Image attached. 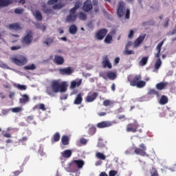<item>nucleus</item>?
<instances>
[{
  "instance_id": "nucleus-1",
  "label": "nucleus",
  "mask_w": 176,
  "mask_h": 176,
  "mask_svg": "<svg viewBox=\"0 0 176 176\" xmlns=\"http://www.w3.org/2000/svg\"><path fill=\"white\" fill-rule=\"evenodd\" d=\"M67 87H68L67 82L61 80H53L51 82L50 87L47 89V94L50 97H54L57 93H65Z\"/></svg>"
},
{
  "instance_id": "nucleus-2",
  "label": "nucleus",
  "mask_w": 176,
  "mask_h": 176,
  "mask_svg": "<svg viewBox=\"0 0 176 176\" xmlns=\"http://www.w3.org/2000/svg\"><path fill=\"white\" fill-rule=\"evenodd\" d=\"M141 79H142L141 74L135 76V77L129 81L130 86L136 87L138 89L145 87V86H146V82L141 80Z\"/></svg>"
},
{
  "instance_id": "nucleus-3",
  "label": "nucleus",
  "mask_w": 176,
  "mask_h": 176,
  "mask_svg": "<svg viewBox=\"0 0 176 176\" xmlns=\"http://www.w3.org/2000/svg\"><path fill=\"white\" fill-rule=\"evenodd\" d=\"M34 39V34L32 31L29 30L27 34L21 38V43L23 45L28 46L32 43Z\"/></svg>"
},
{
  "instance_id": "nucleus-4",
  "label": "nucleus",
  "mask_w": 176,
  "mask_h": 176,
  "mask_svg": "<svg viewBox=\"0 0 176 176\" xmlns=\"http://www.w3.org/2000/svg\"><path fill=\"white\" fill-rule=\"evenodd\" d=\"M12 63H14L16 65L19 67H23L27 64V58L23 55H19L18 58L12 57L11 58Z\"/></svg>"
},
{
  "instance_id": "nucleus-5",
  "label": "nucleus",
  "mask_w": 176,
  "mask_h": 176,
  "mask_svg": "<svg viewBox=\"0 0 176 176\" xmlns=\"http://www.w3.org/2000/svg\"><path fill=\"white\" fill-rule=\"evenodd\" d=\"M138 127H140V125L137 122H135L134 123H129L126 126V131L127 133H137L138 131L139 133H142V129L138 130Z\"/></svg>"
},
{
  "instance_id": "nucleus-6",
  "label": "nucleus",
  "mask_w": 176,
  "mask_h": 176,
  "mask_svg": "<svg viewBox=\"0 0 176 176\" xmlns=\"http://www.w3.org/2000/svg\"><path fill=\"white\" fill-rule=\"evenodd\" d=\"M118 124L117 120L102 121V122H98L96 124V127H98V129H105L107 127H111V126H113V124Z\"/></svg>"
},
{
  "instance_id": "nucleus-7",
  "label": "nucleus",
  "mask_w": 176,
  "mask_h": 176,
  "mask_svg": "<svg viewBox=\"0 0 176 176\" xmlns=\"http://www.w3.org/2000/svg\"><path fill=\"white\" fill-rule=\"evenodd\" d=\"M139 146L140 148H135L134 153L140 155V156H148L146 152V146H145V144H141Z\"/></svg>"
},
{
  "instance_id": "nucleus-8",
  "label": "nucleus",
  "mask_w": 176,
  "mask_h": 176,
  "mask_svg": "<svg viewBox=\"0 0 176 176\" xmlns=\"http://www.w3.org/2000/svg\"><path fill=\"white\" fill-rule=\"evenodd\" d=\"M108 34V30L107 29H100L95 34L96 39L98 41H102L105 36Z\"/></svg>"
},
{
  "instance_id": "nucleus-9",
  "label": "nucleus",
  "mask_w": 176,
  "mask_h": 176,
  "mask_svg": "<svg viewBox=\"0 0 176 176\" xmlns=\"http://www.w3.org/2000/svg\"><path fill=\"white\" fill-rule=\"evenodd\" d=\"M98 97V93L97 92H90L87 96L85 99L86 102H93L96 100V98Z\"/></svg>"
},
{
  "instance_id": "nucleus-10",
  "label": "nucleus",
  "mask_w": 176,
  "mask_h": 176,
  "mask_svg": "<svg viewBox=\"0 0 176 176\" xmlns=\"http://www.w3.org/2000/svg\"><path fill=\"white\" fill-rule=\"evenodd\" d=\"M126 8H124V4L123 3H120L118 5V8L117 10V14L118 17H123V16H124Z\"/></svg>"
},
{
  "instance_id": "nucleus-11",
  "label": "nucleus",
  "mask_w": 176,
  "mask_h": 176,
  "mask_svg": "<svg viewBox=\"0 0 176 176\" xmlns=\"http://www.w3.org/2000/svg\"><path fill=\"white\" fill-rule=\"evenodd\" d=\"M146 36V34H141L137 39L134 41V47H138L142 42H144V40L145 39Z\"/></svg>"
},
{
  "instance_id": "nucleus-12",
  "label": "nucleus",
  "mask_w": 176,
  "mask_h": 176,
  "mask_svg": "<svg viewBox=\"0 0 176 176\" xmlns=\"http://www.w3.org/2000/svg\"><path fill=\"white\" fill-rule=\"evenodd\" d=\"M112 35H116V30H113L107 35L104 41V43H107V44L112 43V41H113V38H112Z\"/></svg>"
},
{
  "instance_id": "nucleus-13",
  "label": "nucleus",
  "mask_w": 176,
  "mask_h": 176,
  "mask_svg": "<svg viewBox=\"0 0 176 176\" xmlns=\"http://www.w3.org/2000/svg\"><path fill=\"white\" fill-rule=\"evenodd\" d=\"M58 72L60 75L69 76L74 72L72 71V69H71V67H67V68H60V69H59Z\"/></svg>"
},
{
  "instance_id": "nucleus-14",
  "label": "nucleus",
  "mask_w": 176,
  "mask_h": 176,
  "mask_svg": "<svg viewBox=\"0 0 176 176\" xmlns=\"http://www.w3.org/2000/svg\"><path fill=\"white\" fill-rule=\"evenodd\" d=\"M84 12H90L91 9H93V5L91 4V1L87 0L83 5L82 7Z\"/></svg>"
},
{
  "instance_id": "nucleus-15",
  "label": "nucleus",
  "mask_w": 176,
  "mask_h": 176,
  "mask_svg": "<svg viewBox=\"0 0 176 176\" xmlns=\"http://www.w3.org/2000/svg\"><path fill=\"white\" fill-rule=\"evenodd\" d=\"M8 28L10 30H14V31H21L23 30V26L20 25L19 23H14L8 25Z\"/></svg>"
},
{
  "instance_id": "nucleus-16",
  "label": "nucleus",
  "mask_w": 176,
  "mask_h": 176,
  "mask_svg": "<svg viewBox=\"0 0 176 176\" xmlns=\"http://www.w3.org/2000/svg\"><path fill=\"white\" fill-rule=\"evenodd\" d=\"M163 45H164V40H163L162 41H161L156 47V50L157 52V53H156L155 54V57L156 58H160V53L162 52V46H163Z\"/></svg>"
},
{
  "instance_id": "nucleus-17",
  "label": "nucleus",
  "mask_w": 176,
  "mask_h": 176,
  "mask_svg": "<svg viewBox=\"0 0 176 176\" xmlns=\"http://www.w3.org/2000/svg\"><path fill=\"white\" fill-rule=\"evenodd\" d=\"M82 96L83 94L81 93L77 94L74 101V104H75V105H80V104H82V101H83Z\"/></svg>"
},
{
  "instance_id": "nucleus-18",
  "label": "nucleus",
  "mask_w": 176,
  "mask_h": 176,
  "mask_svg": "<svg viewBox=\"0 0 176 176\" xmlns=\"http://www.w3.org/2000/svg\"><path fill=\"white\" fill-rule=\"evenodd\" d=\"M54 63L57 65H63V64H64V58L56 55L54 56Z\"/></svg>"
},
{
  "instance_id": "nucleus-19",
  "label": "nucleus",
  "mask_w": 176,
  "mask_h": 176,
  "mask_svg": "<svg viewBox=\"0 0 176 176\" xmlns=\"http://www.w3.org/2000/svg\"><path fill=\"white\" fill-rule=\"evenodd\" d=\"M168 86V82H161L157 83L155 85V87L157 90H164L166 89V87Z\"/></svg>"
},
{
  "instance_id": "nucleus-20",
  "label": "nucleus",
  "mask_w": 176,
  "mask_h": 176,
  "mask_svg": "<svg viewBox=\"0 0 176 176\" xmlns=\"http://www.w3.org/2000/svg\"><path fill=\"white\" fill-rule=\"evenodd\" d=\"M76 19H78L77 14H69L67 16L66 20L67 23H74V21H76Z\"/></svg>"
},
{
  "instance_id": "nucleus-21",
  "label": "nucleus",
  "mask_w": 176,
  "mask_h": 176,
  "mask_svg": "<svg viewBox=\"0 0 176 176\" xmlns=\"http://www.w3.org/2000/svg\"><path fill=\"white\" fill-rule=\"evenodd\" d=\"M102 64L104 68H109L111 69L112 68V64L109 62V59L108 58V56H106L105 58L102 60Z\"/></svg>"
},
{
  "instance_id": "nucleus-22",
  "label": "nucleus",
  "mask_w": 176,
  "mask_h": 176,
  "mask_svg": "<svg viewBox=\"0 0 176 176\" xmlns=\"http://www.w3.org/2000/svg\"><path fill=\"white\" fill-rule=\"evenodd\" d=\"M80 85H82V80H78V81L73 80L71 82L70 89H74L76 87H79Z\"/></svg>"
},
{
  "instance_id": "nucleus-23",
  "label": "nucleus",
  "mask_w": 176,
  "mask_h": 176,
  "mask_svg": "<svg viewBox=\"0 0 176 176\" xmlns=\"http://www.w3.org/2000/svg\"><path fill=\"white\" fill-rule=\"evenodd\" d=\"M63 157L65 159H69L72 156V151L71 150H65L63 152L61 153Z\"/></svg>"
},
{
  "instance_id": "nucleus-24",
  "label": "nucleus",
  "mask_w": 176,
  "mask_h": 176,
  "mask_svg": "<svg viewBox=\"0 0 176 176\" xmlns=\"http://www.w3.org/2000/svg\"><path fill=\"white\" fill-rule=\"evenodd\" d=\"M30 101V96L27 94L22 95V98L19 99V102L21 104H27Z\"/></svg>"
},
{
  "instance_id": "nucleus-25",
  "label": "nucleus",
  "mask_w": 176,
  "mask_h": 176,
  "mask_svg": "<svg viewBox=\"0 0 176 176\" xmlns=\"http://www.w3.org/2000/svg\"><path fill=\"white\" fill-rule=\"evenodd\" d=\"M107 76L110 79V80H115L117 78L116 73L111 71L107 72Z\"/></svg>"
},
{
  "instance_id": "nucleus-26",
  "label": "nucleus",
  "mask_w": 176,
  "mask_h": 176,
  "mask_svg": "<svg viewBox=\"0 0 176 176\" xmlns=\"http://www.w3.org/2000/svg\"><path fill=\"white\" fill-rule=\"evenodd\" d=\"M34 111H35L36 109H41V111H46V107L45 106V104L43 103H39L36 104L34 107H33Z\"/></svg>"
},
{
  "instance_id": "nucleus-27",
  "label": "nucleus",
  "mask_w": 176,
  "mask_h": 176,
  "mask_svg": "<svg viewBox=\"0 0 176 176\" xmlns=\"http://www.w3.org/2000/svg\"><path fill=\"white\" fill-rule=\"evenodd\" d=\"M69 32L72 35H75V34H76V32H78V28L76 27V25H70V27L69 28Z\"/></svg>"
},
{
  "instance_id": "nucleus-28",
  "label": "nucleus",
  "mask_w": 176,
  "mask_h": 176,
  "mask_svg": "<svg viewBox=\"0 0 176 176\" xmlns=\"http://www.w3.org/2000/svg\"><path fill=\"white\" fill-rule=\"evenodd\" d=\"M12 3L10 0H0V8H5L9 6Z\"/></svg>"
},
{
  "instance_id": "nucleus-29",
  "label": "nucleus",
  "mask_w": 176,
  "mask_h": 176,
  "mask_svg": "<svg viewBox=\"0 0 176 176\" xmlns=\"http://www.w3.org/2000/svg\"><path fill=\"white\" fill-rule=\"evenodd\" d=\"M148 60H149V56L143 57L139 62V65H140V67H144L146 65Z\"/></svg>"
},
{
  "instance_id": "nucleus-30",
  "label": "nucleus",
  "mask_w": 176,
  "mask_h": 176,
  "mask_svg": "<svg viewBox=\"0 0 176 176\" xmlns=\"http://www.w3.org/2000/svg\"><path fill=\"white\" fill-rule=\"evenodd\" d=\"M74 163L76 164L78 168H82V167L85 166V162H83L82 160H76L74 161Z\"/></svg>"
},
{
  "instance_id": "nucleus-31",
  "label": "nucleus",
  "mask_w": 176,
  "mask_h": 176,
  "mask_svg": "<svg viewBox=\"0 0 176 176\" xmlns=\"http://www.w3.org/2000/svg\"><path fill=\"white\" fill-rule=\"evenodd\" d=\"M167 102H168V98H167V96L163 95L160 100V104L161 105H166Z\"/></svg>"
},
{
  "instance_id": "nucleus-32",
  "label": "nucleus",
  "mask_w": 176,
  "mask_h": 176,
  "mask_svg": "<svg viewBox=\"0 0 176 176\" xmlns=\"http://www.w3.org/2000/svg\"><path fill=\"white\" fill-rule=\"evenodd\" d=\"M63 145H69V138L68 136H63L61 138Z\"/></svg>"
},
{
  "instance_id": "nucleus-33",
  "label": "nucleus",
  "mask_w": 176,
  "mask_h": 176,
  "mask_svg": "<svg viewBox=\"0 0 176 176\" xmlns=\"http://www.w3.org/2000/svg\"><path fill=\"white\" fill-rule=\"evenodd\" d=\"M96 157H97V159H99L100 160H105V159H107V156H105L104 153L100 152H97L96 153Z\"/></svg>"
},
{
  "instance_id": "nucleus-34",
  "label": "nucleus",
  "mask_w": 176,
  "mask_h": 176,
  "mask_svg": "<svg viewBox=\"0 0 176 176\" xmlns=\"http://www.w3.org/2000/svg\"><path fill=\"white\" fill-rule=\"evenodd\" d=\"M160 67H162V59L157 58L154 65V68L156 71H157Z\"/></svg>"
},
{
  "instance_id": "nucleus-35",
  "label": "nucleus",
  "mask_w": 176,
  "mask_h": 176,
  "mask_svg": "<svg viewBox=\"0 0 176 176\" xmlns=\"http://www.w3.org/2000/svg\"><path fill=\"white\" fill-rule=\"evenodd\" d=\"M34 16L38 21H42L43 16H42V14L41 13V12H39L38 10H36Z\"/></svg>"
},
{
  "instance_id": "nucleus-36",
  "label": "nucleus",
  "mask_w": 176,
  "mask_h": 176,
  "mask_svg": "<svg viewBox=\"0 0 176 176\" xmlns=\"http://www.w3.org/2000/svg\"><path fill=\"white\" fill-rule=\"evenodd\" d=\"M62 8H64V4L61 3L54 4L52 6V9H54V10H60V9H62Z\"/></svg>"
},
{
  "instance_id": "nucleus-37",
  "label": "nucleus",
  "mask_w": 176,
  "mask_h": 176,
  "mask_svg": "<svg viewBox=\"0 0 176 176\" xmlns=\"http://www.w3.org/2000/svg\"><path fill=\"white\" fill-rule=\"evenodd\" d=\"M14 87H16L19 90H27V85H21V84H14Z\"/></svg>"
},
{
  "instance_id": "nucleus-38",
  "label": "nucleus",
  "mask_w": 176,
  "mask_h": 176,
  "mask_svg": "<svg viewBox=\"0 0 176 176\" xmlns=\"http://www.w3.org/2000/svg\"><path fill=\"white\" fill-rule=\"evenodd\" d=\"M96 131H97V129L95 126H91L89 129L88 134H89V135H94Z\"/></svg>"
},
{
  "instance_id": "nucleus-39",
  "label": "nucleus",
  "mask_w": 176,
  "mask_h": 176,
  "mask_svg": "<svg viewBox=\"0 0 176 176\" xmlns=\"http://www.w3.org/2000/svg\"><path fill=\"white\" fill-rule=\"evenodd\" d=\"M60 133L58 132H56L53 136L54 142H58V141H60Z\"/></svg>"
},
{
  "instance_id": "nucleus-40",
  "label": "nucleus",
  "mask_w": 176,
  "mask_h": 176,
  "mask_svg": "<svg viewBox=\"0 0 176 176\" xmlns=\"http://www.w3.org/2000/svg\"><path fill=\"white\" fill-rule=\"evenodd\" d=\"M150 174L151 176H159V173L157 172V170L155 168H152L150 170Z\"/></svg>"
},
{
  "instance_id": "nucleus-41",
  "label": "nucleus",
  "mask_w": 176,
  "mask_h": 176,
  "mask_svg": "<svg viewBox=\"0 0 176 176\" xmlns=\"http://www.w3.org/2000/svg\"><path fill=\"white\" fill-rule=\"evenodd\" d=\"M142 25L143 27H146V25H155V21L153 20H151L146 22H143Z\"/></svg>"
},
{
  "instance_id": "nucleus-42",
  "label": "nucleus",
  "mask_w": 176,
  "mask_h": 176,
  "mask_svg": "<svg viewBox=\"0 0 176 176\" xmlns=\"http://www.w3.org/2000/svg\"><path fill=\"white\" fill-rule=\"evenodd\" d=\"M53 42H54V40L52 38H47L44 42L43 43H45V45H47V46H50V45H52V43H53Z\"/></svg>"
},
{
  "instance_id": "nucleus-43",
  "label": "nucleus",
  "mask_w": 176,
  "mask_h": 176,
  "mask_svg": "<svg viewBox=\"0 0 176 176\" xmlns=\"http://www.w3.org/2000/svg\"><path fill=\"white\" fill-rule=\"evenodd\" d=\"M97 146L98 148H104V146H105V144H104V140L102 139H98Z\"/></svg>"
},
{
  "instance_id": "nucleus-44",
  "label": "nucleus",
  "mask_w": 176,
  "mask_h": 176,
  "mask_svg": "<svg viewBox=\"0 0 176 176\" xmlns=\"http://www.w3.org/2000/svg\"><path fill=\"white\" fill-rule=\"evenodd\" d=\"M24 69H26V70L30 69L32 71L34 69H36V66H35L34 64L29 65L25 66Z\"/></svg>"
},
{
  "instance_id": "nucleus-45",
  "label": "nucleus",
  "mask_w": 176,
  "mask_h": 176,
  "mask_svg": "<svg viewBox=\"0 0 176 176\" xmlns=\"http://www.w3.org/2000/svg\"><path fill=\"white\" fill-rule=\"evenodd\" d=\"M78 18L80 20H86L87 19V15L85 12H80L78 14Z\"/></svg>"
},
{
  "instance_id": "nucleus-46",
  "label": "nucleus",
  "mask_w": 176,
  "mask_h": 176,
  "mask_svg": "<svg viewBox=\"0 0 176 176\" xmlns=\"http://www.w3.org/2000/svg\"><path fill=\"white\" fill-rule=\"evenodd\" d=\"M14 13H16V14H23V13H24V9H23V8H16L14 10Z\"/></svg>"
},
{
  "instance_id": "nucleus-47",
  "label": "nucleus",
  "mask_w": 176,
  "mask_h": 176,
  "mask_svg": "<svg viewBox=\"0 0 176 176\" xmlns=\"http://www.w3.org/2000/svg\"><path fill=\"white\" fill-rule=\"evenodd\" d=\"M79 8V6H75L74 8H72L70 10V13L69 14H76V10Z\"/></svg>"
},
{
  "instance_id": "nucleus-48",
  "label": "nucleus",
  "mask_w": 176,
  "mask_h": 176,
  "mask_svg": "<svg viewBox=\"0 0 176 176\" xmlns=\"http://www.w3.org/2000/svg\"><path fill=\"white\" fill-rule=\"evenodd\" d=\"M149 95L159 96V92L155 91V89H150L148 92Z\"/></svg>"
},
{
  "instance_id": "nucleus-49",
  "label": "nucleus",
  "mask_w": 176,
  "mask_h": 176,
  "mask_svg": "<svg viewBox=\"0 0 176 176\" xmlns=\"http://www.w3.org/2000/svg\"><path fill=\"white\" fill-rule=\"evenodd\" d=\"M20 49H21V45H14L10 47V50H12V52L20 50Z\"/></svg>"
},
{
  "instance_id": "nucleus-50",
  "label": "nucleus",
  "mask_w": 176,
  "mask_h": 176,
  "mask_svg": "<svg viewBox=\"0 0 176 176\" xmlns=\"http://www.w3.org/2000/svg\"><path fill=\"white\" fill-rule=\"evenodd\" d=\"M23 109L21 107H14L12 109V112H14V113H17L19 112H21V110Z\"/></svg>"
},
{
  "instance_id": "nucleus-51",
  "label": "nucleus",
  "mask_w": 176,
  "mask_h": 176,
  "mask_svg": "<svg viewBox=\"0 0 176 176\" xmlns=\"http://www.w3.org/2000/svg\"><path fill=\"white\" fill-rule=\"evenodd\" d=\"M124 54H126V56H130V54H134V51L125 49Z\"/></svg>"
},
{
  "instance_id": "nucleus-52",
  "label": "nucleus",
  "mask_w": 176,
  "mask_h": 176,
  "mask_svg": "<svg viewBox=\"0 0 176 176\" xmlns=\"http://www.w3.org/2000/svg\"><path fill=\"white\" fill-rule=\"evenodd\" d=\"M44 13H47V14H50L52 13V9L47 8V7H44L43 9Z\"/></svg>"
},
{
  "instance_id": "nucleus-53",
  "label": "nucleus",
  "mask_w": 176,
  "mask_h": 176,
  "mask_svg": "<svg viewBox=\"0 0 176 176\" xmlns=\"http://www.w3.org/2000/svg\"><path fill=\"white\" fill-rule=\"evenodd\" d=\"M3 137H5L6 138H12V134L10 133H5V131L2 132Z\"/></svg>"
},
{
  "instance_id": "nucleus-54",
  "label": "nucleus",
  "mask_w": 176,
  "mask_h": 176,
  "mask_svg": "<svg viewBox=\"0 0 176 176\" xmlns=\"http://www.w3.org/2000/svg\"><path fill=\"white\" fill-rule=\"evenodd\" d=\"M80 144H82V145H86L87 144V140L82 138L79 140Z\"/></svg>"
},
{
  "instance_id": "nucleus-55",
  "label": "nucleus",
  "mask_w": 176,
  "mask_h": 176,
  "mask_svg": "<svg viewBox=\"0 0 176 176\" xmlns=\"http://www.w3.org/2000/svg\"><path fill=\"white\" fill-rule=\"evenodd\" d=\"M103 105L104 107H109V105H111V100H105L103 102Z\"/></svg>"
},
{
  "instance_id": "nucleus-56",
  "label": "nucleus",
  "mask_w": 176,
  "mask_h": 176,
  "mask_svg": "<svg viewBox=\"0 0 176 176\" xmlns=\"http://www.w3.org/2000/svg\"><path fill=\"white\" fill-rule=\"evenodd\" d=\"M28 138H27V137H23V138H22L21 140H19V142L21 143V144H23V145H24V142H25L26 141H28Z\"/></svg>"
},
{
  "instance_id": "nucleus-57",
  "label": "nucleus",
  "mask_w": 176,
  "mask_h": 176,
  "mask_svg": "<svg viewBox=\"0 0 176 176\" xmlns=\"http://www.w3.org/2000/svg\"><path fill=\"white\" fill-rule=\"evenodd\" d=\"M169 22H170V19L166 18L165 23L163 24V27H164L165 28H167V27H168Z\"/></svg>"
},
{
  "instance_id": "nucleus-58",
  "label": "nucleus",
  "mask_w": 176,
  "mask_h": 176,
  "mask_svg": "<svg viewBox=\"0 0 176 176\" xmlns=\"http://www.w3.org/2000/svg\"><path fill=\"white\" fill-rule=\"evenodd\" d=\"M116 174H118V171H116V170H110L109 172V176H116Z\"/></svg>"
},
{
  "instance_id": "nucleus-59",
  "label": "nucleus",
  "mask_w": 176,
  "mask_h": 176,
  "mask_svg": "<svg viewBox=\"0 0 176 176\" xmlns=\"http://www.w3.org/2000/svg\"><path fill=\"white\" fill-rule=\"evenodd\" d=\"M56 2H58V0H49L47 1L48 5H54V3H56Z\"/></svg>"
},
{
  "instance_id": "nucleus-60",
  "label": "nucleus",
  "mask_w": 176,
  "mask_h": 176,
  "mask_svg": "<svg viewBox=\"0 0 176 176\" xmlns=\"http://www.w3.org/2000/svg\"><path fill=\"white\" fill-rule=\"evenodd\" d=\"M133 35H134V31L133 30H131L128 34V38H133Z\"/></svg>"
},
{
  "instance_id": "nucleus-61",
  "label": "nucleus",
  "mask_w": 176,
  "mask_h": 176,
  "mask_svg": "<svg viewBox=\"0 0 176 176\" xmlns=\"http://www.w3.org/2000/svg\"><path fill=\"white\" fill-rule=\"evenodd\" d=\"M125 19H130V10L129 9L126 10Z\"/></svg>"
},
{
  "instance_id": "nucleus-62",
  "label": "nucleus",
  "mask_w": 176,
  "mask_h": 176,
  "mask_svg": "<svg viewBox=\"0 0 176 176\" xmlns=\"http://www.w3.org/2000/svg\"><path fill=\"white\" fill-rule=\"evenodd\" d=\"M100 75L102 78H103V79H105V80L108 79V76H107L105 73H101Z\"/></svg>"
},
{
  "instance_id": "nucleus-63",
  "label": "nucleus",
  "mask_w": 176,
  "mask_h": 176,
  "mask_svg": "<svg viewBox=\"0 0 176 176\" xmlns=\"http://www.w3.org/2000/svg\"><path fill=\"white\" fill-rule=\"evenodd\" d=\"M131 45H133V43L131 41H129L126 43V45H125V49H129V47H130V46H131Z\"/></svg>"
},
{
  "instance_id": "nucleus-64",
  "label": "nucleus",
  "mask_w": 176,
  "mask_h": 176,
  "mask_svg": "<svg viewBox=\"0 0 176 176\" xmlns=\"http://www.w3.org/2000/svg\"><path fill=\"white\" fill-rule=\"evenodd\" d=\"M32 120H34V116H29L27 117V121H28V122H31V121H32Z\"/></svg>"
}]
</instances>
